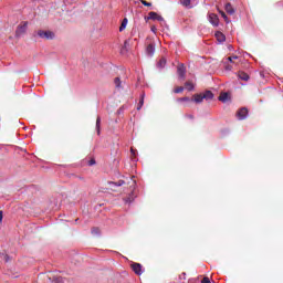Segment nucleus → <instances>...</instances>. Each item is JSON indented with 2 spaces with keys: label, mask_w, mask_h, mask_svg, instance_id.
Listing matches in <instances>:
<instances>
[{
  "label": "nucleus",
  "mask_w": 283,
  "mask_h": 283,
  "mask_svg": "<svg viewBox=\"0 0 283 283\" xmlns=\"http://www.w3.org/2000/svg\"><path fill=\"white\" fill-rule=\"evenodd\" d=\"M127 23H128V20L127 18H125L123 21H122V24L119 27V32H123V30H125V28H127Z\"/></svg>",
  "instance_id": "a211bd4d"
},
{
  "label": "nucleus",
  "mask_w": 283,
  "mask_h": 283,
  "mask_svg": "<svg viewBox=\"0 0 283 283\" xmlns=\"http://www.w3.org/2000/svg\"><path fill=\"white\" fill-rule=\"evenodd\" d=\"M92 234L93 235H101V229L99 228H93L92 229Z\"/></svg>",
  "instance_id": "cd10ccee"
},
{
  "label": "nucleus",
  "mask_w": 283,
  "mask_h": 283,
  "mask_svg": "<svg viewBox=\"0 0 283 283\" xmlns=\"http://www.w3.org/2000/svg\"><path fill=\"white\" fill-rule=\"evenodd\" d=\"M156 52V48L154 46V44H148L146 48V54H148V56H154V53Z\"/></svg>",
  "instance_id": "9b49d317"
},
{
  "label": "nucleus",
  "mask_w": 283,
  "mask_h": 283,
  "mask_svg": "<svg viewBox=\"0 0 283 283\" xmlns=\"http://www.w3.org/2000/svg\"><path fill=\"white\" fill-rule=\"evenodd\" d=\"M238 55H232V56H229L227 57V61H229V63H235V61H238Z\"/></svg>",
  "instance_id": "b1692460"
},
{
  "label": "nucleus",
  "mask_w": 283,
  "mask_h": 283,
  "mask_svg": "<svg viewBox=\"0 0 283 283\" xmlns=\"http://www.w3.org/2000/svg\"><path fill=\"white\" fill-rule=\"evenodd\" d=\"M49 280H50V282H52V283H65V281H64L61 276L54 275V274H51V275L49 276Z\"/></svg>",
  "instance_id": "6e6552de"
},
{
  "label": "nucleus",
  "mask_w": 283,
  "mask_h": 283,
  "mask_svg": "<svg viewBox=\"0 0 283 283\" xmlns=\"http://www.w3.org/2000/svg\"><path fill=\"white\" fill-rule=\"evenodd\" d=\"M219 101H221V103H227V101H229V93H221L219 95Z\"/></svg>",
  "instance_id": "4468645a"
},
{
  "label": "nucleus",
  "mask_w": 283,
  "mask_h": 283,
  "mask_svg": "<svg viewBox=\"0 0 283 283\" xmlns=\"http://www.w3.org/2000/svg\"><path fill=\"white\" fill-rule=\"evenodd\" d=\"M219 14H221L222 19L226 21V23H229V17H227V13H224V11L219 10Z\"/></svg>",
  "instance_id": "4be33fe9"
},
{
  "label": "nucleus",
  "mask_w": 283,
  "mask_h": 283,
  "mask_svg": "<svg viewBox=\"0 0 283 283\" xmlns=\"http://www.w3.org/2000/svg\"><path fill=\"white\" fill-rule=\"evenodd\" d=\"M129 45V40H126L125 42H124V50H127V46Z\"/></svg>",
  "instance_id": "2f4dec72"
},
{
  "label": "nucleus",
  "mask_w": 283,
  "mask_h": 283,
  "mask_svg": "<svg viewBox=\"0 0 283 283\" xmlns=\"http://www.w3.org/2000/svg\"><path fill=\"white\" fill-rule=\"evenodd\" d=\"M217 41H219V43H224L227 41V36L224 35V33L217 31L214 34Z\"/></svg>",
  "instance_id": "1a4fd4ad"
},
{
  "label": "nucleus",
  "mask_w": 283,
  "mask_h": 283,
  "mask_svg": "<svg viewBox=\"0 0 283 283\" xmlns=\"http://www.w3.org/2000/svg\"><path fill=\"white\" fill-rule=\"evenodd\" d=\"M201 283H211V281L209 280V277L206 276L202 279Z\"/></svg>",
  "instance_id": "7c9ffc66"
},
{
  "label": "nucleus",
  "mask_w": 283,
  "mask_h": 283,
  "mask_svg": "<svg viewBox=\"0 0 283 283\" xmlns=\"http://www.w3.org/2000/svg\"><path fill=\"white\" fill-rule=\"evenodd\" d=\"M193 101H195V103H202V101H205V97L202 94H195Z\"/></svg>",
  "instance_id": "2eb2a0df"
},
{
  "label": "nucleus",
  "mask_w": 283,
  "mask_h": 283,
  "mask_svg": "<svg viewBox=\"0 0 283 283\" xmlns=\"http://www.w3.org/2000/svg\"><path fill=\"white\" fill-rule=\"evenodd\" d=\"M25 30H28V22H24L22 25H19L15 31V36H21V34H25Z\"/></svg>",
  "instance_id": "39448f33"
},
{
  "label": "nucleus",
  "mask_w": 283,
  "mask_h": 283,
  "mask_svg": "<svg viewBox=\"0 0 283 283\" xmlns=\"http://www.w3.org/2000/svg\"><path fill=\"white\" fill-rule=\"evenodd\" d=\"M178 103H189V101H191L189 97H179Z\"/></svg>",
  "instance_id": "bb28decb"
},
{
  "label": "nucleus",
  "mask_w": 283,
  "mask_h": 283,
  "mask_svg": "<svg viewBox=\"0 0 283 283\" xmlns=\"http://www.w3.org/2000/svg\"><path fill=\"white\" fill-rule=\"evenodd\" d=\"M238 76H239V78H240L241 81H249V74H247V73L243 72V71H240V72L238 73Z\"/></svg>",
  "instance_id": "ddd939ff"
},
{
  "label": "nucleus",
  "mask_w": 283,
  "mask_h": 283,
  "mask_svg": "<svg viewBox=\"0 0 283 283\" xmlns=\"http://www.w3.org/2000/svg\"><path fill=\"white\" fill-rule=\"evenodd\" d=\"M143 6H146L147 8L151 7V2H147L145 0L142 1Z\"/></svg>",
  "instance_id": "c756f323"
},
{
  "label": "nucleus",
  "mask_w": 283,
  "mask_h": 283,
  "mask_svg": "<svg viewBox=\"0 0 283 283\" xmlns=\"http://www.w3.org/2000/svg\"><path fill=\"white\" fill-rule=\"evenodd\" d=\"M186 118H190V120H193V115H191V114L186 115Z\"/></svg>",
  "instance_id": "c9c22d12"
},
{
  "label": "nucleus",
  "mask_w": 283,
  "mask_h": 283,
  "mask_svg": "<svg viewBox=\"0 0 283 283\" xmlns=\"http://www.w3.org/2000/svg\"><path fill=\"white\" fill-rule=\"evenodd\" d=\"M38 35H39L41 39H48V40L54 39V33H53L52 31H43V30H40V31H38Z\"/></svg>",
  "instance_id": "f03ea898"
},
{
  "label": "nucleus",
  "mask_w": 283,
  "mask_h": 283,
  "mask_svg": "<svg viewBox=\"0 0 283 283\" xmlns=\"http://www.w3.org/2000/svg\"><path fill=\"white\" fill-rule=\"evenodd\" d=\"M130 266L136 275H143V265L140 263H133Z\"/></svg>",
  "instance_id": "20e7f679"
},
{
  "label": "nucleus",
  "mask_w": 283,
  "mask_h": 283,
  "mask_svg": "<svg viewBox=\"0 0 283 283\" xmlns=\"http://www.w3.org/2000/svg\"><path fill=\"white\" fill-rule=\"evenodd\" d=\"M224 10L227 14H235V9L231 4V2L226 3Z\"/></svg>",
  "instance_id": "9d476101"
},
{
  "label": "nucleus",
  "mask_w": 283,
  "mask_h": 283,
  "mask_svg": "<svg viewBox=\"0 0 283 283\" xmlns=\"http://www.w3.org/2000/svg\"><path fill=\"white\" fill-rule=\"evenodd\" d=\"M177 74L180 81H185V78H187V67H185V64H178Z\"/></svg>",
  "instance_id": "f257e3e1"
},
{
  "label": "nucleus",
  "mask_w": 283,
  "mask_h": 283,
  "mask_svg": "<svg viewBox=\"0 0 283 283\" xmlns=\"http://www.w3.org/2000/svg\"><path fill=\"white\" fill-rule=\"evenodd\" d=\"M209 21H210V23H211L212 25H214L216 28H217V25L220 24V19H219L218 15L214 14V13H211V14L209 15Z\"/></svg>",
  "instance_id": "0eeeda50"
},
{
  "label": "nucleus",
  "mask_w": 283,
  "mask_h": 283,
  "mask_svg": "<svg viewBox=\"0 0 283 283\" xmlns=\"http://www.w3.org/2000/svg\"><path fill=\"white\" fill-rule=\"evenodd\" d=\"M226 70H228L229 72H231V70H233V66L230 65V64H228V65H226Z\"/></svg>",
  "instance_id": "473e14b6"
},
{
  "label": "nucleus",
  "mask_w": 283,
  "mask_h": 283,
  "mask_svg": "<svg viewBox=\"0 0 283 283\" xmlns=\"http://www.w3.org/2000/svg\"><path fill=\"white\" fill-rule=\"evenodd\" d=\"M114 83H115V86H116V87H120V77H116V78L114 80Z\"/></svg>",
  "instance_id": "c85d7f7f"
},
{
  "label": "nucleus",
  "mask_w": 283,
  "mask_h": 283,
  "mask_svg": "<svg viewBox=\"0 0 283 283\" xmlns=\"http://www.w3.org/2000/svg\"><path fill=\"white\" fill-rule=\"evenodd\" d=\"M185 87L186 90H188V92H193V87H195L193 82L191 81L186 82Z\"/></svg>",
  "instance_id": "dca6fc26"
},
{
  "label": "nucleus",
  "mask_w": 283,
  "mask_h": 283,
  "mask_svg": "<svg viewBox=\"0 0 283 283\" xmlns=\"http://www.w3.org/2000/svg\"><path fill=\"white\" fill-rule=\"evenodd\" d=\"M202 96L206 101H212L213 93L211 91H206L205 94H202Z\"/></svg>",
  "instance_id": "f8f14e48"
},
{
  "label": "nucleus",
  "mask_w": 283,
  "mask_h": 283,
  "mask_svg": "<svg viewBox=\"0 0 283 283\" xmlns=\"http://www.w3.org/2000/svg\"><path fill=\"white\" fill-rule=\"evenodd\" d=\"M157 65L158 67H165L167 65V59L161 57Z\"/></svg>",
  "instance_id": "aec40b11"
},
{
  "label": "nucleus",
  "mask_w": 283,
  "mask_h": 283,
  "mask_svg": "<svg viewBox=\"0 0 283 283\" xmlns=\"http://www.w3.org/2000/svg\"><path fill=\"white\" fill-rule=\"evenodd\" d=\"M148 19H151L153 21H165V18H163V15H159L154 11L148 13Z\"/></svg>",
  "instance_id": "423d86ee"
},
{
  "label": "nucleus",
  "mask_w": 283,
  "mask_h": 283,
  "mask_svg": "<svg viewBox=\"0 0 283 283\" xmlns=\"http://www.w3.org/2000/svg\"><path fill=\"white\" fill-rule=\"evenodd\" d=\"M134 192H132L128 197H126L124 199V202H126V205H130V202L134 200Z\"/></svg>",
  "instance_id": "6ab92c4d"
},
{
  "label": "nucleus",
  "mask_w": 283,
  "mask_h": 283,
  "mask_svg": "<svg viewBox=\"0 0 283 283\" xmlns=\"http://www.w3.org/2000/svg\"><path fill=\"white\" fill-rule=\"evenodd\" d=\"M0 222H3V211H0Z\"/></svg>",
  "instance_id": "f704fd0d"
},
{
  "label": "nucleus",
  "mask_w": 283,
  "mask_h": 283,
  "mask_svg": "<svg viewBox=\"0 0 283 283\" xmlns=\"http://www.w3.org/2000/svg\"><path fill=\"white\" fill-rule=\"evenodd\" d=\"M96 129H97V134L101 135V117H97L96 119Z\"/></svg>",
  "instance_id": "393cba45"
},
{
  "label": "nucleus",
  "mask_w": 283,
  "mask_h": 283,
  "mask_svg": "<svg viewBox=\"0 0 283 283\" xmlns=\"http://www.w3.org/2000/svg\"><path fill=\"white\" fill-rule=\"evenodd\" d=\"M143 105H145V95H142V98L139 99V105L137 106V109H142Z\"/></svg>",
  "instance_id": "a878e982"
},
{
  "label": "nucleus",
  "mask_w": 283,
  "mask_h": 283,
  "mask_svg": "<svg viewBox=\"0 0 283 283\" xmlns=\"http://www.w3.org/2000/svg\"><path fill=\"white\" fill-rule=\"evenodd\" d=\"M109 185H114L115 187H123V185H125L124 180H119L117 182L111 181Z\"/></svg>",
  "instance_id": "5701e85b"
},
{
  "label": "nucleus",
  "mask_w": 283,
  "mask_h": 283,
  "mask_svg": "<svg viewBox=\"0 0 283 283\" xmlns=\"http://www.w3.org/2000/svg\"><path fill=\"white\" fill-rule=\"evenodd\" d=\"M180 3L184 8H191V0H180Z\"/></svg>",
  "instance_id": "f3484780"
},
{
  "label": "nucleus",
  "mask_w": 283,
  "mask_h": 283,
  "mask_svg": "<svg viewBox=\"0 0 283 283\" xmlns=\"http://www.w3.org/2000/svg\"><path fill=\"white\" fill-rule=\"evenodd\" d=\"M185 92V87L182 86H176L174 90L175 94H182Z\"/></svg>",
  "instance_id": "412c9836"
},
{
  "label": "nucleus",
  "mask_w": 283,
  "mask_h": 283,
  "mask_svg": "<svg viewBox=\"0 0 283 283\" xmlns=\"http://www.w3.org/2000/svg\"><path fill=\"white\" fill-rule=\"evenodd\" d=\"M88 165H90V166H92V165H96V160L91 159V160L88 161Z\"/></svg>",
  "instance_id": "72a5a7b5"
},
{
  "label": "nucleus",
  "mask_w": 283,
  "mask_h": 283,
  "mask_svg": "<svg viewBox=\"0 0 283 283\" xmlns=\"http://www.w3.org/2000/svg\"><path fill=\"white\" fill-rule=\"evenodd\" d=\"M237 116L239 120H244L247 116H249V109L247 107H243L237 112Z\"/></svg>",
  "instance_id": "7ed1b4c3"
},
{
  "label": "nucleus",
  "mask_w": 283,
  "mask_h": 283,
  "mask_svg": "<svg viewBox=\"0 0 283 283\" xmlns=\"http://www.w3.org/2000/svg\"><path fill=\"white\" fill-rule=\"evenodd\" d=\"M132 155L136 156V150H134V148H130Z\"/></svg>",
  "instance_id": "e433bc0d"
}]
</instances>
